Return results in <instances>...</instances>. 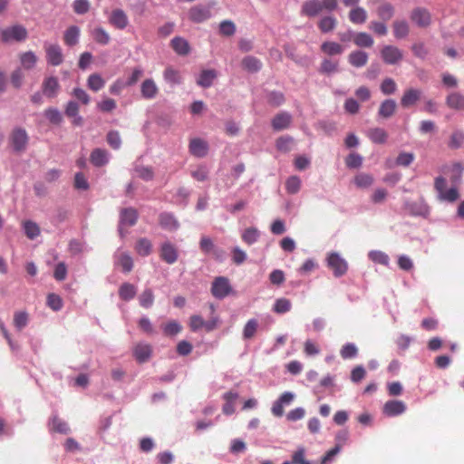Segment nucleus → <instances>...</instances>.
Returning <instances> with one entry per match:
<instances>
[{"instance_id": "39448f33", "label": "nucleus", "mask_w": 464, "mask_h": 464, "mask_svg": "<svg viewBox=\"0 0 464 464\" xmlns=\"http://www.w3.org/2000/svg\"><path fill=\"white\" fill-rule=\"evenodd\" d=\"M231 290V285L227 277L218 276L212 283L211 293L216 298L222 299L227 296Z\"/></svg>"}, {"instance_id": "dca6fc26", "label": "nucleus", "mask_w": 464, "mask_h": 464, "mask_svg": "<svg viewBox=\"0 0 464 464\" xmlns=\"http://www.w3.org/2000/svg\"><path fill=\"white\" fill-rule=\"evenodd\" d=\"M110 24L117 29L123 30L129 24L128 16L121 9H115L109 17Z\"/></svg>"}, {"instance_id": "3c124183", "label": "nucleus", "mask_w": 464, "mask_h": 464, "mask_svg": "<svg viewBox=\"0 0 464 464\" xmlns=\"http://www.w3.org/2000/svg\"><path fill=\"white\" fill-rule=\"evenodd\" d=\"M164 79L171 84L181 83V75L179 71L172 67H167L163 72Z\"/></svg>"}, {"instance_id": "0e129e2a", "label": "nucleus", "mask_w": 464, "mask_h": 464, "mask_svg": "<svg viewBox=\"0 0 464 464\" xmlns=\"http://www.w3.org/2000/svg\"><path fill=\"white\" fill-rule=\"evenodd\" d=\"M358 353V349L353 343H346L344 344L340 352V354L343 359H352L354 358Z\"/></svg>"}, {"instance_id": "f3484780", "label": "nucleus", "mask_w": 464, "mask_h": 464, "mask_svg": "<svg viewBox=\"0 0 464 464\" xmlns=\"http://www.w3.org/2000/svg\"><path fill=\"white\" fill-rule=\"evenodd\" d=\"M292 122V116L286 111L277 113L271 121L272 128L276 130L287 129Z\"/></svg>"}, {"instance_id": "774afa93", "label": "nucleus", "mask_w": 464, "mask_h": 464, "mask_svg": "<svg viewBox=\"0 0 464 464\" xmlns=\"http://www.w3.org/2000/svg\"><path fill=\"white\" fill-rule=\"evenodd\" d=\"M463 140L464 133L460 130H456L450 136L449 147L451 149H458L461 146Z\"/></svg>"}, {"instance_id": "09e8293b", "label": "nucleus", "mask_w": 464, "mask_h": 464, "mask_svg": "<svg viewBox=\"0 0 464 464\" xmlns=\"http://www.w3.org/2000/svg\"><path fill=\"white\" fill-rule=\"evenodd\" d=\"M23 227L26 237L30 239H34L40 235L39 226L31 220H26L23 223Z\"/></svg>"}, {"instance_id": "c03bdc74", "label": "nucleus", "mask_w": 464, "mask_h": 464, "mask_svg": "<svg viewBox=\"0 0 464 464\" xmlns=\"http://www.w3.org/2000/svg\"><path fill=\"white\" fill-rule=\"evenodd\" d=\"M451 176L450 182L454 186H458L461 183L462 174L464 171V166L459 162H455L451 166Z\"/></svg>"}, {"instance_id": "4d7b16f0", "label": "nucleus", "mask_w": 464, "mask_h": 464, "mask_svg": "<svg viewBox=\"0 0 464 464\" xmlns=\"http://www.w3.org/2000/svg\"><path fill=\"white\" fill-rule=\"evenodd\" d=\"M393 32L396 38H404L409 34V25L405 21H395Z\"/></svg>"}, {"instance_id": "c756f323", "label": "nucleus", "mask_w": 464, "mask_h": 464, "mask_svg": "<svg viewBox=\"0 0 464 464\" xmlns=\"http://www.w3.org/2000/svg\"><path fill=\"white\" fill-rule=\"evenodd\" d=\"M339 70V61L335 59L325 58L322 61L319 72L324 74L337 72Z\"/></svg>"}, {"instance_id": "1a4fd4ad", "label": "nucleus", "mask_w": 464, "mask_h": 464, "mask_svg": "<svg viewBox=\"0 0 464 464\" xmlns=\"http://www.w3.org/2000/svg\"><path fill=\"white\" fill-rule=\"evenodd\" d=\"M160 256L167 264L172 265L179 258L178 248L169 241L164 242L160 246Z\"/></svg>"}, {"instance_id": "bb28decb", "label": "nucleus", "mask_w": 464, "mask_h": 464, "mask_svg": "<svg viewBox=\"0 0 464 464\" xmlns=\"http://www.w3.org/2000/svg\"><path fill=\"white\" fill-rule=\"evenodd\" d=\"M189 327L194 332L202 327H205L207 331H211L216 327V324L214 322L207 323L200 315L194 314L190 317Z\"/></svg>"}, {"instance_id": "473e14b6", "label": "nucleus", "mask_w": 464, "mask_h": 464, "mask_svg": "<svg viewBox=\"0 0 464 464\" xmlns=\"http://www.w3.org/2000/svg\"><path fill=\"white\" fill-rule=\"evenodd\" d=\"M337 25V20L333 15L322 17L318 22V28L324 34L332 32Z\"/></svg>"}, {"instance_id": "a211bd4d", "label": "nucleus", "mask_w": 464, "mask_h": 464, "mask_svg": "<svg viewBox=\"0 0 464 464\" xmlns=\"http://www.w3.org/2000/svg\"><path fill=\"white\" fill-rule=\"evenodd\" d=\"M189 152L198 158H203L208 154V143L199 138L192 139L189 142Z\"/></svg>"}, {"instance_id": "a19ab883", "label": "nucleus", "mask_w": 464, "mask_h": 464, "mask_svg": "<svg viewBox=\"0 0 464 464\" xmlns=\"http://www.w3.org/2000/svg\"><path fill=\"white\" fill-rule=\"evenodd\" d=\"M258 325V321L256 319H249L243 328V339L250 340L254 338L257 332Z\"/></svg>"}, {"instance_id": "b1692460", "label": "nucleus", "mask_w": 464, "mask_h": 464, "mask_svg": "<svg viewBox=\"0 0 464 464\" xmlns=\"http://www.w3.org/2000/svg\"><path fill=\"white\" fill-rule=\"evenodd\" d=\"M59 82L55 77L46 78L42 85V90L44 95L47 97H54L59 90Z\"/></svg>"}, {"instance_id": "4468645a", "label": "nucleus", "mask_w": 464, "mask_h": 464, "mask_svg": "<svg viewBox=\"0 0 464 464\" xmlns=\"http://www.w3.org/2000/svg\"><path fill=\"white\" fill-rule=\"evenodd\" d=\"M406 411V405L401 401L392 400L385 402L382 412L386 416L393 417L402 414Z\"/></svg>"}, {"instance_id": "bf43d9fd", "label": "nucleus", "mask_w": 464, "mask_h": 464, "mask_svg": "<svg viewBox=\"0 0 464 464\" xmlns=\"http://www.w3.org/2000/svg\"><path fill=\"white\" fill-rule=\"evenodd\" d=\"M301 180L297 176H291L285 182L286 191L290 194H295L299 191Z\"/></svg>"}, {"instance_id": "13d9d810", "label": "nucleus", "mask_w": 464, "mask_h": 464, "mask_svg": "<svg viewBox=\"0 0 464 464\" xmlns=\"http://www.w3.org/2000/svg\"><path fill=\"white\" fill-rule=\"evenodd\" d=\"M259 237V232L256 228L248 227L242 234V239L247 245L256 242Z\"/></svg>"}, {"instance_id": "338daca9", "label": "nucleus", "mask_w": 464, "mask_h": 464, "mask_svg": "<svg viewBox=\"0 0 464 464\" xmlns=\"http://www.w3.org/2000/svg\"><path fill=\"white\" fill-rule=\"evenodd\" d=\"M345 164L350 169L359 168L362 164V158L357 153H351L346 157Z\"/></svg>"}, {"instance_id": "9b49d317", "label": "nucleus", "mask_w": 464, "mask_h": 464, "mask_svg": "<svg viewBox=\"0 0 464 464\" xmlns=\"http://www.w3.org/2000/svg\"><path fill=\"white\" fill-rule=\"evenodd\" d=\"M160 89L152 78L145 79L140 84V94L145 100H153L159 94Z\"/></svg>"}, {"instance_id": "7c9ffc66", "label": "nucleus", "mask_w": 464, "mask_h": 464, "mask_svg": "<svg viewBox=\"0 0 464 464\" xmlns=\"http://www.w3.org/2000/svg\"><path fill=\"white\" fill-rule=\"evenodd\" d=\"M173 50L179 55H186L189 53V44L182 37H175L170 42Z\"/></svg>"}, {"instance_id": "37998d69", "label": "nucleus", "mask_w": 464, "mask_h": 464, "mask_svg": "<svg viewBox=\"0 0 464 464\" xmlns=\"http://www.w3.org/2000/svg\"><path fill=\"white\" fill-rule=\"evenodd\" d=\"M20 62L24 69L30 70L35 66L37 56L32 51H28L20 54Z\"/></svg>"}, {"instance_id": "72a5a7b5", "label": "nucleus", "mask_w": 464, "mask_h": 464, "mask_svg": "<svg viewBox=\"0 0 464 464\" xmlns=\"http://www.w3.org/2000/svg\"><path fill=\"white\" fill-rule=\"evenodd\" d=\"M216 77L217 72L215 70H203L197 80V83L201 87L208 88L212 85Z\"/></svg>"}, {"instance_id": "f03ea898", "label": "nucleus", "mask_w": 464, "mask_h": 464, "mask_svg": "<svg viewBox=\"0 0 464 464\" xmlns=\"http://www.w3.org/2000/svg\"><path fill=\"white\" fill-rule=\"evenodd\" d=\"M446 179L439 176L434 180V188L438 192V198L440 201L453 203L459 198V193L456 187L446 189Z\"/></svg>"}, {"instance_id": "864d4df0", "label": "nucleus", "mask_w": 464, "mask_h": 464, "mask_svg": "<svg viewBox=\"0 0 464 464\" xmlns=\"http://www.w3.org/2000/svg\"><path fill=\"white\" fill-rule=\"evenodd\" d=\"M51 429L59 433L67 434L70 431L68 424L57 416L52 419Z\"/></svg>"}, {"instance_id": "aec40b11", "label": "nucleus", "mask_w": 464, "mask_h": 464, "mask_svg": "<svg viewBox=\"0 0 464 464\" xmlns=\"http://www.w3.org/2000/svg\"><path fill=\"white\" fill-rule=\"evenodd\" d=\"M160 226L168 231H175L179 228V224L176 218L168 212H163L159 216Z\"/></svg>"}, {"instance_id": "f8f14e48", "label": "nucleus", "mask_w": 464, "mask_h": 464, "mask_svg": "<svg viewBox=\"0 0 464 464\" xmlns=\"http://www.w3.org/2000/svg\"><path fill=\"white\" fill-rule=\"evenodd\" d=\"M411 19L420 27H427L430 25L431 16L430 12L422 7L415 8L411 14Z\"/></svg>"}, {"instance_id": "49530a36", "label": "nucleus", "mask_w": 464, "mask_h": 464, "mask_svg": "<svg viewBox=\"0 0 464 464\" xmlns=\"http://www.w3.org/2000/svg\"><path fill=\"white\" fill-rule=\"evenodd\" d=\"M92 36L96 43L102 45L108 44L111 40L110 34L102 27L94 28Z\"/></svg>"}, {"instance_id": "de8ad7c7", "label": "nucleus", "mask_w": 464, "mask_h": 464, "mask_svg": "<svg viewBox=\"0 0 464 464\" xmlns=\"http://www.w3.org/2000/svg\"><path fill=\"white\" fill-rule=\"evenodd\" d=\"M376 12L380 19L389 21L394 14V8L390 3H382Z\"/></svg>"}, {"instance_id": "ea45409f", "label": "nucleus", "mask_w": 464, "mask_h": 464, "mask_svg": "<svg viewBox=\"0 0 464 464\" xmlns=\"http://www.w3.org/2000/svg\"><path fill=\"white\" fill-rule=\"evenodd\" d=\"M137 289L134 285L123 283L119 289V295L124 301H130L136 295Z\"/></svg>"}, {"instance_id": "6e6552de", "label": "nucleus", "mask_w": 464, "mask_h": 464, "mask_svg": "<svg viewBox=\"0 0 464 464\" xmlns=\"http://www.w3.org/2000/svg\"><path fill=\"white\" fill-rule=\"evenodd\" d=\"M295 399V394L290 392H285L281 396L273 403L271 411L276 417H282L284 415V406L289 405Z\"/></svg>"}, {"instance_id": "a18cd8bd", "label": "nucleus", "mask_w": 464, "mask_h": 464, "mask_svg": "<svg viewBox=\"0 0 464 464\" xmlns=\"http://www.w3.org/2000/svg\"><path fill=\"white\" fill-rule=\"evenodd\" d=\"M105 81L98 73L91 74L87 79V86L93 92H98L104 87Z\"/></svg>"}, {"instance_id": "79ce46f5", "label": "nucleus", "mask_w": 464, "mask_h": 464, "mask_svg": "<svg viewBox=\"0 0 464 464\" xmlns=\"http://www.w3.org/2000/svg\"><path fill=\"white\" fill-rule=\"evenodd\" d=\"M116 264L121 266L123 272L129 273L132 270L133 260L128 253H121L116 256Z\"/></svg>"}, {"instance_id": "f257e3e1", "label": "nucleus", "mask_w": 464, "mask_h": 464, "mask_svg": "<svg viewBox=\"0 0 464 464\" xmlns=\"http://www.w3.org/2000/svg\"><path fill=\"white\" fill-rule=\"evenodd\" d=\"M338 6L337 0H306L301 7V14L308 17H315L324 10L332 12Z\"/></svg>"}, {"instance_id": "2eb2a0df", "label": "nucleus", "mask_w": 464, "mask_h": 464, "mask_svg": "<svg viewBox=\"0 0 464 464\" xmlns=\"http://www.w3.org/2000/svg\"><path fill=\"white\" fill-rule=\"evenodd\" d=\"M152 354V347L149 343H140L133 348V356L140 363L147 362Z\"/></svg>"}, {"instance_id": "4be33fe9", "label": "nucleus", "mask_w": 464, "mask_h": 464, "mask_svg": "<svg viewBox=\"0 0 464 464\" xmlns=\"http://www.w3.org/2000/svg\"><path fill=\"white\" fill-rule=\"evenodd\" d=\"M446 104L450 109L464 111V94L458 92L450 93L446 98Z\"/></svg>"}, {"instance_id": "412c9836", "label": "nucleus", "mask_w": 464, "mask_h": 464, "mask_svg": "<svg viewBox=\"0 0 464 464\" xmlns=\"http://www.w3.org/2000/svg\"><path fill=\"white\" fill-rule=\"evenodd\" d=\"M90 161L95 167H102L109 161V153L104 149H94L90 155Z\"/></svg>"}, {"instance_id": "20e7f679", "label": "nucleus", "mask_w": 464, "mask_h": 464, "mask_svg": "<svg viewBox=\"0 0 464 464\" xmlns=\"http://www.w3.org/2000/svg\"><path fill=\"white\" fill-rule=\"evenodd\" d=\"M4 43L10 41L22 42L27 38V30L23 25H14L0 32Z\"/></svg>"}, {"instance_id": "052dcab7", "label": "nucleus", "mask_w": 464, "mask_h": 464, "mask_svg": "<svg viewBox=\"0 0 464 464\" xmlns=\"http://www.w3.org/2000/svg\"><path fill=\"white\" fill-rule=\"evenodd\" d=\"M294 139L290 136H283L276 140V149L280 151L287 152L291 150Z\"/></svg>"}, {"instance_id": "4c0bfd02", "label": "nucleus", "mask_w": 464, "mask_h": 464, "mask_svg": "<svg viewBox=\"0 0 464 464\" xmlns=\"http://www.w3.org/2000/svg\"><path fill=\"white\" fill-rule=\"evenodd\" d=\"M349 20L353 24H361L366 22L367 20V12L360 6L353 8L349 12Z\"/></svg>"}, {"instance_id": "2f4dec72", "label": "nucleus", "mask_w": 464, "mask_h": 464, "mask_svg": "<svg viewBox=\"0 0 464 464\" xmlns=\"http://www.w3.org/2000/svg\"><path fill=\"white\" fill-rule=\"evenodd\" d=\"M368 137L373 142L377 144H383L386 142L388 133L382 128H372L368 130Z\"/></svg>"}, {"instance_id": "6e6d98bb", "label": "nucleus", "mask_w": 464, "mask_h": 464, "mask_svg": "<svg viewBox=\"0 0 464 464\" xmlns=\"http://www.w3.org/2000/svg\"><path fill=\"white\" fill-rule=\"evenodd\" d=\"M292 304L286 298H279L276 300L273 311L276 314H285L291 310Z\"/></svg>"}, {"instance_id": "e2e57ef3", "label": "nucleus", "mask_w": 464, "mask_h": 464, "mask_svg": "<svg viewBox=\"0 0 464 464\" xmlns=\"http://www.w3.org/2000/svg\"><path fill=\"white\" fill-rule=\"evenodd\" d=\"M106 140L113 150L120 149L121 145V139L119 131L117 130L109 131L106 136Z\"/></svg>"}, {"instance_id": "603ef678", "label": "nucleus", "mask_w": 464, "mask_h": 464, "mask_svg": "<svg viewBox=\"0 0 464 464\" xmlns=\"http://www.w3.org/2000/svg\"><path fill=\"white\" fill-rule=\"evenodd\" d=\"M139 303L144 308H150L154 303V295L151 289H145L139 296Z\"/></svg>"}, {"instance_id": "69168bd1", "label": "nucleus", "mask_w": 464, "mask_h": 464, "mask_svg": "<svg viewBox=\"0 0 464 464\" xmlns=\"http://www.w3.org/2000/svg\"><path fill=\"white\" fill-rule=\"evenodd\" d=\"M369 258L376 264L383 266H387L389 264V256L382 251H371L369 253Z\"/></svg>"}, {"instance_id": "7ed1b4c3", "label": "nucleus", "mask_w": 464, "mask_h": 464, "mask_svg": "<svg viewBox=\"0 0 464 464\" xmlns=\"http://www.w3.org/2000/svg\"><path fill=\"white\" fill-rule=\"evenodd\" d=\"M327 266L335 277L343 276L348 270V264L338 253H330L327 256Z\"/></svg>"}, {"instance_id": "ddd939ff", "label": "nucleus", "mask_w": 464, "mask_h": 464, "mask_svg": "<svg viewBox=\"0 0 464 464\" xmlns=\"http://www.w3.org/2000/svg\"><path fill=\"white\" fill-rule=\"evenodd\" d=\"M211 16L209 6L196 5L190 8L188 17L195 23H202Z\"/></svg>"}, {"instance_id": "0eeeda50", "label": "nucleus", "mask_w": 464, "mask_h": 464, "mask_svg": "<svg viewBox=\"0 0 464 464\" xmlns=\"http://www.w3.org/2000/svg\"><path fill=\"white\" fill-rule=\"evenodd\" d=\"M11 144L15 151L24 150L28 143V135L22 128L14 129L10 136Z\"/></svg>"}, {"instance_id": "cd10ccee", "label": "nucleus", "mask_w": 464, "mask_h": 464, "mask_svg": "<svg viewBox=\"0 0 464 464\" xmlns=\"http://www.w3.org/2000/svg\"><path fill=\"white\" fill-rule=\"evenodd\" d=\"M343 47L340 44L336 42H324L321 44V51L328 55V56H334V55H339L343 53Z\"/></svg>"}, {"instance_id": "9d476101", "label": "nucleus", "mask_w": 464, "mask_h": 464, "mask_svg": "<svg viewBox=\"0 0 464 464\" xmlns=\"http://www.w3.org/2000/svg\"><path fill=\"white\" fill-rule=\"evenodd\" d=\"M381 55L384 63L388 64H395L403 57L402 52L393 45L384 46L381 51Z\"/></svg>"}, {"instance_id": "5fc2aeb1", "label": "nucleus", "mask_w": 464, "mask_h": 464, "mask_svg": "<svg viewBox=\"0 0 464 464\" xmlns=\"http://www.w3.org/2000/svg\"><path fill=\"white\" fill-rule=\"evenodd\" d=\"M354 44L359 47H372L373 39L366 33H358L353 39Z\"/></svg>"}, {"instance_id": "c85d7f7f", "label": "nucleus", "mask_w": 464, "mask_h": 464, "mask_svg": "<svg viewBox=\"0 0 464 464\" xmlns=\"http://www.w3.org/2000/svg\"><path fill=\"white\" fill-rule=\"evenodd\" d=\"M348 61L354 67H362L368 62V54L363 51H354L349 54Z\"/></svg>"}, {"instance_id": "680f3d73", "label": "nucleus", "mask_w": 464, "mask_h": 464, "mask_svg": "<svg viewBox=\"0 0 464 464\" xmlns=\"http://www.w3.org/2000/svg\"><path fill=\"white\" fill-rule=\"evenodd\" d=\"M380 88L384 95H391L396 92L397 84L392 78H386L381 83Z\"/></svg>"}, {"instance_id": "e433bc0d", "label": "nucleus", "mask_w": 464, "mask_h": 464, "mask_svg": "<svg viewBox=\"0 0 464 464\" xmlns=\"http://www.w3.org/2000/svg\"><path fill=\"white\" fill-rule=\"evenodd\" d=\"M29 322V314L26 311H16L14 314L13 324L17 331H22Z\"/></svg>"}, {"instance_id": "6ab92c4d", "label": "nucleus", "mask_w": 464, "mask_h": 464, "mask_svg": "<svg viewBox=\"0 0 464 464\" xmlns=\"http://www.w3.org/2000/svg\"><path fill=\"white\" fill-rule=\"evenodd\" d=\"M421 97V91L418 89H408L404 92L401 99V105L403 108L413 106Z\"/></svg>"}, {"instance_id": "f704fd0d", "label": "nucleus", "mask_w": 464, "mask_h": 464, "mask_svg": "<svg viewBox=\"0 0 464 464\" xmlns=\"http://www.w3.org/2000/svg\"><path fill=\"white\" fill-rule=\"evenodd\" d=\"M243 69L249 72H256L262 67V63L259 59L254 56H246L241 62Z\"/></svg>"}, {"instance_id": "423d86ee", "label": "nucleus", "mask_w": 464, "mask_h": 464, "mask_svg": "<svg viewBox=\"0 0 464 464\" xmlns=\"http://www.w3.org/2000/svg\"><path fill=\"white\" fill-rule=\"evenodd\" d=\"M44 50L47 63L53 66H58L63 62L62 48L57 44H45Z\"/></svg>"}, {"instance_id": "5701e85b", "label": "nucleus", "mask_w": 464, "mask_h": 464, "mask_svg": "<svg viewBox=\"0 0 464 464\" xmlns=\"http://www.w3.org/2000/svg\"><path fill=\"white\" fill-rule=\"evenodd\" d=\"M396 109H397L396 102L392 99H387V100H384L381 103L379 111H378V114L380 117H382L383 119H388L395 113Z\"/></svg>"}, {"instance_id": "8fccbe9b", "label": "nucleus", "mask_w": 464, "mask_h": 464, "mask_svg": "<svg viewBox=\"0 0 464 464\" xmlns=\"http://www.w3.org/2000/svg\"><path fill=\"white\" fill-rule=\"evenodd\" d=\"M373 177L367 173H359L354 177V184L358 188H366L372 185Z\"/></svg>"}, {"instance_id": "c9c22d12", "label": "nucleus", "mask_w": 464, "mask_h": 464, "mask_svg": "<svg viewBox=\"0 0 464 464\" xmlns=\"http://www.w3.org/2000/svg\"><path fill=\"white\" fill-rule=\"evenodd\" d=\"M237 393L233 392H228L224 394V399L226 401L222 409L224 414L231 415L235 412V401L237 399Z\"/></svg>"}, {"instance_id": "393cba45", "label": "nucleus", "mask_w": 464, "mask_h": 464, "mask_svg": "<svg viewBox=\"0 0 464 464\" xmlns=\"http://www.w3.org/2000/svg\"><path fill=\"white\" fill-rule=\"evenodd\" d=\"M138 213L132 208H124L121 212V226L132 227L137 223Z\"/></svg>"}, {"instance_id": "a878e982", "label": "nucleus", "mask_w": 464, "mask_h": 464, "mask_svg": "<svg viewBox=\"0 0 464 464\" xmlns=\"http://www.w3.org/2000/svg\"><path fill=\"white\" fill-rule=\"evenodd\" d=\"M80 28L76 25L69 26L63 34V42L68 46H74L79 42Z\"/></svg>"}, {"instance_id": "58836bf2", "label": "nucleus", "mask_w": 464, "mask_h": 464, "mask_svg": "<svg viewBox=\"0 0 464 464\" xmlns=\"http://www.w3.org/2000/svg\"><path fill=\"white\" fill-rule=\"evenodd\" d=\"M136 252L142 256H147L152 252V244L146 237L139 238L135 245Z\"/></svg>"}]
</instances>
